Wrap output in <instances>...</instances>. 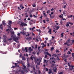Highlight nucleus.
<instances>
[{"label": "nucleus", "mask_w": 74, "mask_h": 74, "mask_svg": "<svg viewBox=\"0 0 74 74\" xmlns=\"http://www.w3.org/2000/svg\"><path fill=\"white\" fill-rule=\"evenodd\" d=\"M63 34H64V33L63 32L61 34V37H63Z\"/></svg>", "instance_id": "18"}, {"label": "nucleus", "mask_w": 74, "mask_h": 74, "mask_svg": "<svg viewBox=\"0 0 74 74\" xmlns=\"http://www.w3.org/2000/svg\"><path fill=\"white\" fill-rule=\"evenodd\" d=\"M21 58H22V54H20L19 56Z\"/></svg>", "instance_id": "39"}, {"label": "nucleus", "mask_w": 74, "mask_h": 74, "mask_svg": "<svg viewBox=\"0 0 74 74\" xmlns=\"http://www.w3.org/2000/svg\"><path fill=\"white\" fill-rule=\"evenodd\" d=\"M14 30H18V28H14Z\"/></svg>", "instance_id": "51"}, {"label": "nucleus", "mask_w": 74, "mask_h": 74, "mask_svg": "<svg viewBox=\"0 0 74 74\" xmlns=\"http://www.w3.org/2000/svg\"><path fill=\"white\" fill-rule=\"evenodd\" d=\"M69 24H71V23L70 22H68L66 23V27H69V26H70V25H69Z\"/></svg>", "instance_id": "4"}, {"label": "nucleus", "mask_w": 74, "mask_h": 74, "mask_svg": "<svg viewBox=\"0 0 74 74\" xmlns=\"http://www.w3.org/2000/svg\"><path fill=\"white\" fill-rule=\"evenodd\" d=\"M49 33L50 34H52L51 29H49V30L48 31V33Z\"/></svg>", "instance_id": "10"}, {"label": "nucleus", "mask_w": 74, "mask_h": 74, "mask_svg": "<svg viewBox=\"0 0 74 74\" xmlns=\"http://www.w3.org/2000/svg\"><path fill=\"white\" fill-rule=\"evenodd\" d=\"M45 53L47 55H49L50 57H51V55L48 53V52H45Z\"/></svg>", "instance_id": "6"}, {"label": "nucleus", "mask_w": 74, "mask_h": 74, "mask_svg": "<svg viewBox=\"0 0 74 74\" xmlns=\"http://www.w3.org/2000/svg\"><path fill=\"white\" fill-rule=\"evenodd\" d=\"M8 28H11V26H10L9 25H8Z\"/></svg>", "instance_id": "45"}, {"label": "nucleus", "mask_w": 74, "mask_h": 74, "mask_svg": "<svg viewBox=\"0 0 74 74\" xmlns=\"http://www.w3.org/2000/svg\"><path fill=\"white\" fill-rule=\"evenodd\" d=\"M30 59H32V60H33V57H32V56H31Z\"/></svg>", "instance_id": "46"}, {"label": "nucleus", "mask_w": 74, "mask_h": 74, "mask_svg": "<svg viewBox=\"0 0 74 74\" xmlns=\"http://www.w3.org/2000/svg\"><path fill=\"white\" fill-rule=\"evenodd\" d=\"M29 51H33V49H32V47H29Z\"/></svg>", "instance_id": "13"}, {"label": "nucleus", "mask_w": 74, "mask_h": 74, "mask_svg": "<svg viewBox=\"0 0 74 74\" xmlns=\"http://www.w3.org/2000/svg\"><path fill=\"white\" fill-rule=\"evenodd\" d=\"M46 22H48L49 21V19H48V18H47L46 19Z\"/></svg>", "instance_id": "33"}, {"label": "nucleus", "mask_w": 74, "mask_h": 74, "mask_svg": "<svg viewBox=\"0 0 74 74\" xmlns=\"http://www.w3.org/2000/svg\"><path fill=\"white\" fill-rule=\"evenodd\" d=\"M36 31H37V32H39V33H41V31H40V29H36Z\"/></svg>", "instance_id": "29"}, {"label": "nucleus", "mask_w": 74, "mask_h": 74, "mask_svg": "<svg viewBox=\"0 0 74 74\" xmlns=\"http://www.w3.org/2000/svg\"><path fill=\"white\" fill-rule=\"evenodd\" d=\"M4 42H7V40H6V39L5 38H4Z\"/></svg>", "instance_id": "30"}, {"label": "nucleus", "mask_w": 74, "mask_h": 74, "mask_svg": "<svg viewBox=\"0 0 74 74\" xmlns=\"http://www.w3.org/2000/svg\"><path fill=\"white\" fill-rule=\"evenodd\" d=\"M23 66L24 67V71H27V72H28V71H27V70H26V66L25 65H23Z\"/></svg>", "instance_id": "3"}, {"label": "nucleus", "mask_w": 74, "mask_h": 74, "mask_svg": "<svg viewBox=\"0 0 74 74\" xmlns=\"http://www.w3.org/2000/svg\"><path fill=\"white\" fill-rule=\"evenodd\" d=\"M57 56V55H56V54L55 53L53 54L52 56H55V57H56Z\"/></svg>", "instance_id": "17"}, {"label": "nucleus", "mask_w": 74, "mask_h": 74, "mask_svg": "<svg viewBox=\"0 0 74 74\" xmlns=\"http://www.w3.org/2000/svg\"><path fill=\"white\" fill-rule=\"evenodd\" d=\"M27 67L28 68H29V67H30V64H29V63L28 62L27 64Z\"/></svg>", "instance_id": "19"}, {"label": "nucleus", "mask_w": 74, "mask_h": 74, "mask_svg": "<svg viewBox=\"0 0 74 74\" xmlns=\"http://www.w3.org/2000/svg\"><path fill=\"white\" fill-rule=\"evenodd\" d=\"M67 54H71V52H70V51H68L67 53Z\"/></svg>", "instance_id": "35"}, {"label": "nucleus", "mask_w": 74, "mask_h": 74, "mask_svg": "<svg viewBox=\"0 0 74 74\" xmlns=\"http://www.w3.org/2000/svg\"><path fill=\"white\" fill-rule=\"evenodd\" d=\"M52 14H53V12H51V14H49V15L50 16V17L51 18H53V17H52Z\"/></svg>", "instance_id": "7"}, {"label": "nucleus", "mask_w": 74, "mask_h": 74, "mask_svg": "<svg viewBox=\"0 0 74 74\" xmlns=\"http://www.w3.org/2000/svg\"><path fill=\"white\" fill-rule=\"evenodd\" d=\"M35 28H36V27H34L32 29V30H34V29H35Z\"/></svg>", "instance_id": "52"}, {"label": "nucleus", "mask_w": 74, "mask_h": 74, "mask_svg": "<svg viewBox=\"0 0 74 74\" xmlns=\"http://www.w3.org/2000/svg\"><path fill=\"white\" fill-rule=\"evenodd\" d=\"M72 57H73L74 56V53H72Z\"/></svg>", "instance_id": "58"}, {"label": "nucleus", "mask_w": 74, "mask_h": 74, "mask_svg": "<svg viewBox=\"0 0 74 74\" xmlns=\"http://www.w3.org/2000/svg\"><path fill=\"white\" fill-rule=\"evenodd\" d=\"M27 35H26V36L27 37V36H30V34H29V32H27Z\"/></svg>", "instance_id": "21"}, {"label": "nucleus", "mask_w": 74, "mask_h": 74, "mask_svg": "<svg viewBox=\"0 0 74 74\" xmlns=\"http://www.w3.org/2000/svg\"><path fill=\"white\" fill-rule=\"evenodd\" d=\"M35 48H37V45H35Z\"/></svg>", "instance_id": "59"}, {"label": "nucleus", "mask_w": 74, "mask_h": 74, "mask_svg": "<svg viewBox=\"0 0 74 74\" xmlns=\"http://www.w3.org/2000/svg\"><path fill=\"white\" fill-rule=\"evenodd\" d=\"M71 42H72V44H73V43H74V40H73Z\"/></svg>", "instance_id": "48"}, {"label": "nucleus", "mask_w": 74, "mask_h": 74, "mask_svg": "<svg viewBox=\"0 0 74 74\" xmlns=\"http://www.w3.org/2000/svg\"><path fill=\"white\" fill-rule=\"evenodd\" d=\"M50 12V11H49V10H48V11L47 12V14H48V13H49V12Z\"/></svg>", "instance_id": "37"}, {"label": "nucleus", "mask_w": 74, "mask_h": 74, "mask_svg": "<svg viewBox=\"0 0 74 74\" xmlns=\"http://www.w3.org/2000/svg\"><path fill=\"white\" fill-rule=\"evenodd\" d=\"M49 74H50L52 73V71L51 70H50V69H49Z\"/></svg>", "instance_id": "16"}, {"label": "nucleus", "mask_w": 74, "mask_h": 74, "mask_svg": "<svg viewBox=\"0 0 74 74\" xmlns=\"http://www.w3.org/2000/svg\"><path fill=\"white\" fill-rule=\"evenodd\" d=\"M19 72H20V73H21L22 74H25V72H23V70H21L20 71V70H19L18 71Z\"/></svg>", "instance_id": "8"}, {"label": "nucleus", "mask_w": 74, "mask_h": 74, "mask_svg": "<svg viewBox=\"0 0 74 74\" xmlns=\"http://www.w3.org/2000/svg\"><path fill=\"white\" fill-rule=\"evenodd\" d=\"M68 42H70V39H69L67 40Z\"/></svg>", "instance_id": "53"}, {"label": "nucleus", "mask_w": 74, "mask_h": 74, "mask_svg": "<svg viewBox=\"0 0 74 74\" xmlns=\"http://www.w3.org/2000/svg\"><path fill=\"white\" fill-rule=\"evenodd\" d=\"M54 29H55V30H53V32H55V31L56 30V29L54 28Z\"/></svg>", "instance_id": "64"}, {"label": "nucleus", "mask_w": 74, "mask_h": 74, "mask_svg": "<svg viewBox=\"0 0 74 74\" xmlns=\"http://www.w3.org/2000/svg\"><path fill=\"white\" fill-rule=\"evenodd\" d=\"M7 53V52L5 51V52H3V54H6V53Z\"/></svg>", "instance_id": "40"}, {"label": "nucleus", "mask_w": 74, "mask_h": 74, "mask_svg": "<svg viewBox=\"0 0 74 74\" xmlns=\"http://www.w3.org/2000/svg\"><path fill=\"white\" fill-rule=\"evenodd\" d=\"M53 49H54V47H52L51 48V51H53Z\"/></svg>", "instance_id": "34"}, {"label": "nucleus", "mask_w": 74, "mask_h": 74, "mask_svg": "<svg viewBox=\"0 0 74 74\" xmlns=\"http://www.w3.org/2000/svg\"><path fill=\"white\" fill-rule=\"evenodd\" d=\"M43 22L44 23H45L46 22H45V20H43Z\"/></svg>", "instance_id": "61"}, {"label": "nucleus", "mask_w": 74, "mask_h": 74, "mask_svg": "<svg viewBox=\"0 0 74 74\" xmlns=\"http://www.w3.org/2000/svg\"><path fill=\"white\" fill-rule=\"evenodd\" d=\"M22 59L23 60H25V58L24 57H22Z\"/></svg>", "instance_id": "24"}, {"label": "nucleus", "mask_w": 74, "mask_h": 74, "mask_svg": "<svg viewBox=\"0 0 74 74\" xmlns=\"http://www.w3.org/2000/svg\"><path fill=\"white\" fill-rule=\"evenodd\" d=\"M16 66H13L12 67H11V69H15V67H16Z\"/></svg>", "instance_id": "23"}, {"label": "nucleus", "mask_w": 74, "mask_h": 74, "mask_svg": "<svg viewBox=\"0 0 74 74\" xmlns=\"http://www.w3.org/2000/svg\"><path fill=\"white\" fill-rule=\"evenodd\" d=\"M14 33L13 32H11V34H14Z\"/></svg>", "instance_id": "42"}, {"label": "nucleus", "mask_w": 74, "mask_h": 74, "mask_svg": "<svg viewBox=\"0 0 74 74\" xmlns=\"http://www.w3.org/2000/svg\"><path fill=\"white\" fill-rule=\"evenodd\" d=\"M64 62H67V59H65L64 60Z\"/></svg>", "instance_id": "63"}, {"label": "nucleus", "mask_w": 74, "mask_h": 74, "mask_svg": "<svg viewBox=\"0 0 74 74\" xmlns=\"http://www.w3.org/2000/svg\"><path fill=\"white\" fill-rule=\"evenodd\" d=\"M14 64L15 66H16V67H19V65H17V64H18V63H15Z\"/></svg>", "instance_id": "15"}, {"label": "nucleus", "mask_w": 74, "mask_h": 74, "mask_svg": "<svg viewBox=\"0 0 74 74\" xmlns=\"http://www.w3.org/2000/svg\"><path fill=\"white\" fill-rule=\"evenodd\" d=\"M57 60H60V59L59 58V57H58V56L57 57Z\"/></svg>", "instance_id": "43"}, {"label": "nucleus", "mask_w": 74, "mask_h": 74, "mask_svg": "<svg viewBox=\"0 0 74 74\" xmlns=\"http://www.w3.org/2000/svg\"><path fill=\"white\" fill-rule=\"evenodd\" d=\"M57 27H56V30H58L59 28L60 27V26H56Z\"/></svg>", "instance_id": "22"}, {"label": "nucleus", "mask_w": 74, "mask_h": 74, "mask_svg": "<svg viewBox=\"0 0 74 74\" xmlns=\"http://www.w3.org/2000/svg\"><path fill=\"white\" fill-rule=\"evenodd\" d=\"M34 62L35 63H38V62H37V59H35Z\"/></svg>", "instance_id": "25"}, {"label": "nucleus", "mask_w": 74, "mask_h": 74, "mask_svg": "<svg viewBox=\"0 0 74 74\" xmlns=\"http://www.w3.org/2000/svg\"><path fill=\"white\" fill-rule=\"evenodd\" d=\"M25 39L26 40H28V41H29V40H33V38H32L31 37H27V38H26Z\"/></svg>", "instance_id": "2"}, {"label": "nucleus", "mask_w": 74, "mask_h": 74, "mask_svg": "<svg viewBox=\"0 0 74 74\" xmlns=\"http://www.w3.org/2000/svg\"><path fill=\"white\" fill-rule=\"evenodd\" d=\"M18 36H19V37H20L21 36V34L20 33H18L17 34Z\"/></svg>", "instance_id": "38"}, {"label": "nucleus", "mask_w": 74, "mask_h": 74, "mask_svg": "<svg viewBox=\"0 0 74 74\" xmlns=\"http://www.w3.org/2000/svg\"><path fill=\"white\" fill-rule=\"evenodd\" d=\"M33 7H36V5L35 4L33 5Z\"/></svg>", "instance_id": "57"}, {"label": "nucleus", "mask_w": 74, "mask_h": 74, "mask_svg": "<svg viewBox=\"0 0 74 74\" xmlns=\"http://www.w3.org/2000/svg\"><path fill=\"white\" fill-rule=\"evenodd\" d=\"M56 70H57V68H56V69H54V72H56Z\"/></svg>", "instance_id": "44"}, {"label": "nucleus", "mask_w": 74, "mask_h": 74, "mask_svg": "<svg viewBox=\"0 0 74 74\" xmlns=\"http://www.w3.org/2000/svg\"><path fill=\"white\" fill-rule=\"evenodd\" d=\"M68 65L69 66V68H70V67H72V69H73V68H74V66H73L72 65H70V63H68Z\"/></svg>", "instance_id": "5"}, {"label": "nucleus", "mask_w": 74, "mask_h": 74, "mask_svg": "<svg viewBox=\"0 0 74 74\" xmlns=\"http://www.w3.org/2000/svg\"><path fill=\"white\" fill-rule=\"evenodd\" d=\"M60 52V51H59V50H56V53H58H58H59V52Z\"/></svg>", "instance_id": "26"}, {"label": "nucleus", "mask_w": 74, "mask_h": 74, "mask_svg": "<svg viewBox=\"0 0 74 74\" xmlns=\"http://www.w3.org/2000/svg\"><path fill=\"white\" fill-rule=\"evenodd\" d=\"M53 10H54V9L53 8H52V9L51 10V11H53Z\"/></svg>", "instance_id": "56"}, {"label": "nucleus", "mask_w": 74, "mask_h": 74, "mask_svg": "<svg viewBox=\"0 0 74 74\" xmlns=\"http://www.w3.org/2000/svg\"><path fill=\"white\" fill-rule=\"evenodd\" d=\"M21 63L23 64V65H24V64H23V61H22V60L21 61Z\"/></svg>", "instance_id": "28"}, {"label": "nucleus", "mask_w": 74, "mask_h": 74, "mask_svg": "<svg viewBox=\"0 0 74 74\" xmlns=\"http://www.w3.org/2000/svg\"><path fill=\"white\" fill-rule=\"evenodd\" d=\"M5 21H3L2 22V25H4V26H5V25H6V24L5 23Z\"/></svg>", "instance_id": "9"}, {"label": "nucleus", "mask_w": 74, "mask_h": 74, "mask_svg": "<svg viewBox=\"0 0 74 74\" xmlns=\"http://www.w3.org/2000/svg\"><path fill=\"white\" fill-rule=\"evenodd\" d=\"M69 69L70 70H74V68H73H73H69Z\"/></svg>", "instance_id": "27"}, {"label": "nucleus", "mask_w": 74, "mask_h": 74, "mask_svg": "<svg viewBox=\"0 0 74 74\" xmlns=\"http://www.w3.org/2000/svg\"><path fill=\"white\" fill-rule=\"evenodd\" d=\"M29 60H30V58H27V62H29Z\"/></svg>", "instance_id": "41"}, {"label": "nucleus", "mask_w": 74, "mask_h": 74, "mask_svg": "<svg viewBox=\"0 0 74 74\" xmlns=\"http://www.w3.org/2000/svg\"><path fill=\"white\" fill-rule=\"evenodd\" d=\"M45 39L46 40V41H47V40H48V38H45Z\"/></svg>", "instance_id": "47"}, {"label": "nucleus", "mask_w": 74, "mask_h": 74, "mask_svg": "<svg viewBox=\"0 0 74 74\" xmlns=\"http://www.w3.org/2000/svg\"><path fill=\"white\" fill-rule=\"evenodd\" d=\"M17 47H18V48H19L20 47V45L19 44V45H18L17 46Z\"/></svg>", "instance_id": "50"}, {"label": "nucleus", "mask_w": 74, "mask_h": 74, "mask_svg": "<svg viewBox=\"0 0 74 74\" xmlns=\"http://www.w3.org/2000/svg\"><path fill=\"white\" fill-rule=\"evenodd\" d=\"M8 24V25H9L10 26H11V24H12V21H10Z\"/></svg>", "instance_id": "11"}, {"label": "nucleus", "mask_w": 74, "mask_h": 74, "mask_svg": "<svg viewBox=\"0 0 74 74\" xmlns=\"http://www.w3.org/2000/svg\"><path fill=\"white\" fill-rule=\"evenodd\" d=\"M24 25H25V23H22V22L21 23V24L20 25H21L22 26H23Z\"/></svg>", "instance_id": "14"}, {"label": "nucleus", "mask_w": 74, "mask_h": 74, "mask_svg": "<svg viewBox=\"0 0 74 74\" xmlns=\"http://www.w3.org/2000/svg\"><path fill=\"white\" fill-rule=\"evenodd\" d=\"M0 28L1 29H3V25L2 24H1L0 25Z\"/></svg>", "instance_id": "20"}, {"label": "nucleus", "mask_w": 74, "mask_h": 74, "mask_svg": "<svg viewBox=\"0 0 74 74\" xmlns=\"http://www.w3.org/2000/svg\"><path fill=\"white\" fill-rule=\"evenodd\" d=\"M64 58H67V56H66V53H65L64 54Z\"/></svg>", "instance_id": "31"}, {"label": "nucleus", "mask_w": 74, "mask_h": 74, "mask_svg": "<svg viewBox=\"0 0 74 74\" xmlns=\"http://www.w3.org/2000/svg\"><path fill=\"white\" fill-rule=\"evenodd\" d=\"M30 18H32V17H33V16H32V15L30 14Z\"/></svg>", "instance_id": "55"}, {"label": "nucleus", "mask_w": 74, "mask_h": 74, "mask_svg": "<svg viewBox=\"0 0 74 74\" xmlns=\"http://www.w3.org/2000/svg\"><path fill=\"white\" fill-rule=\"evenodd\" d=\"M20 8H21L22 7V4H21L20 5Z\"/></svg>", "instance_id": "54"}, {"label": "nucleus", "mask_w": 74, "mask_h": 74, "mask_svg": "<svg viewBox=\"0 0 74 74\" xmlns=\"http://www.w3.org/2000/svg\"><path fill=\"white\" fill-rule=\"evenodd\" d=\"M13 40H14V41L16 42L17 41H18V38L16 37H15L13 38Z\"/></svg>", "instance_id": "1"}, {"label": "nucleus", "mask_w": 74, "mask_h": 74, "mask_svg": "<svg viewBox=\"0 0 74 74\" xmlns=\"http://www.w3.org/2000/svg\"><path fill=\"white\" fill-rule=\"evenodd\" d=\"M63 13L64 15H65V14H66V12H63Z\"/></svg>", "instance_id": "49"}, {"label": "nucleus", "mask_w": 74, "mask_h": 74, "mask_svg": "<svg viewBox=\"0 0 74 74\" xmlns=\"http://www.w3.org/2000/svg\"><path fill=\"white\" fill-rule=\"evenodd\" d=\"M43 15H44L45 17H46V16H47V14H46L45 13H44Z\"/></svg>", "instance_id": "32"}, {"label": "nucleus", "mask_w": 74, "mask_h": 74, "mask_svg": "<svg viewBox=\"0 0 74 74\" xmlns=\"http://www.w3.org/2000/svg\"><path fill=\"white\" fill-rule=\"evenodd\" d=\"M58 74H63V72H61L59 73H58Z\"/></svg>", "instance_id": "36"}, {"label": "nucleus", "mask_w": 74, "mask_h": 74, "mask_svg": "<svg viewBox=\"0 0 74 74\" xmlns=\"http://www.w3.org/2000/svg\"><path fill=\"white\" fill-rule=\"evenodd\" d=\"M10 30V29H6V32H8V31Z\"/></svg>", "instance_id": "62"}, {"label": "nucleus", "mask_w": 74, "mask_h": 74, "mask_svg": "<svg viewBox=\"0 0 74 74\" xmlns=\"http://www.w3.org/2000/svg\"><path fill=\"white\" fill-rule=\"evenodd\" d=\"M20 33L22 34H23V35H25V34H26V33L24 32H20Z\"/></svg>", "instance_id": "12"}, {"label": "nucleus", "mask_w": 74, "mask_h": 74, "mask_svg": "<svg viewBox=\"0 0 74 74\" xmlns=\"http://www.w3.org/2000/svg\"><path fill=\"white\" fill-rule=\"evenodd\" d=\"M47 58V55H45V58Z\"/></svg>", "instance_id": "60"}]
</instances>
